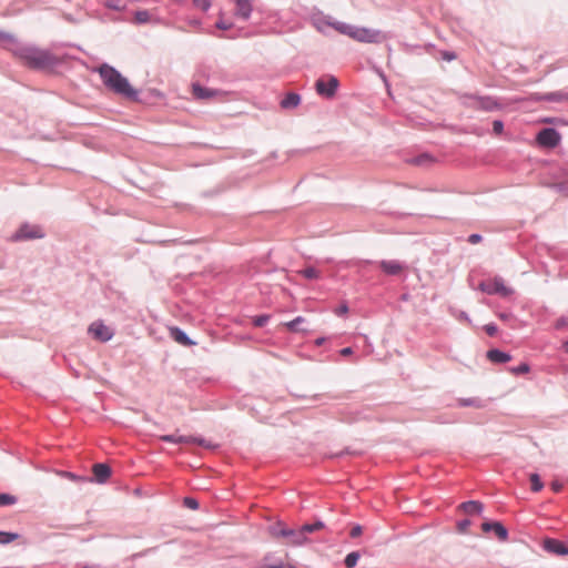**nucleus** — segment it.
I'll list each match as a JSON object with an SVG mask.
<instances>
[{"mask_svg":"<svg viewBox=\"0 0 568 568\" xmlns=\"http://www.w3.org/2000/svg\"><path fill=\"white\" fill-rule=\"evenodd\" d=\"M498 317L503 321H508L510 318V315L509 314H505V313H500L498 315Z\"/></svg>","mask_w":568,"mask_h":568,"instance_id":"45","label":"nucleus"},{"mask_svg":"<svg viewBox=\"0 0 568 568\" xmlns=\"http://www.w3.org/2000/svg\"><path fill=\"white\" fill-rule=\"evenodd\" d=\"M347 312H348V307H347V305H342V306L336 311V313H337L338 315L346 314Z\"/></svg>","mask_w":568,"mask_h":568,"instance_id":"43","label":"nucleus"},{"mask_svg":"<svg viewBox=\"0 0 568 568\" xmlns=\"http://www.w3.org/2000/svg\"><path fill=\"white\" fill-rule=\"evenodd\" d=\"M379 267L388 275H398L404 271V265L395 260L382 261Z\"/></svg>","mask_w":568,"mask_h":568,"instance_id":"14","label":"nucleus"},{"mask_svg":"<svg viewBox=\"0 0 568 568\" xmlns=\"http://www.w3.org/2000/svg\"><path fill=\"white\" fill-rule=\"evenodd\" d=\"M161 439L163 442H169V443H174V444H191V443H194V444H197L200 446L209 447V445L206 444V442L204 439L196 438V437H193V436L164 435V436H161Z\"/></svg>","mask_w":568,"mask_h":568,"instance_id":"10","label":"nucleus"},{"mask_svg":"<svg viewBox=\"0 0 568 568\" xmlns=\"http://www.w3.org/2000/svg\"><path fill=\"white\" fill-rule=\"evenodd\" d=\"M89 334L92 335L94 339L100 342H108L112 338L113 332L101 321L93 322L88 329Z\"/></svg>","mask_w":568,"mask_h":568,"instance_id":"7","label":"nucleus"},{"mask_svg":"<svg viewBox=\"0 0 568 568\" xmlns=\"http://www.w3.org/2000/svg\"><path fill=\"white\" fill-rule=\"evenodd\" d=\"M196 8L206 11L211 7V0H193Z\"/></svg>","mask_w":568,"mask_h":568,"instance_id":"31","label":"nucleus"},{"mask_svg":"<svg viewBox=\"0 0 568 568\" xmlns=\"http://www.w3.org/2000/svg\"><path fill=\"white\" fill-rule=\"evenodd\" d=\"M531 490L539 491L542 488V483L537 474L530 475Z\"/></svg>","mask_w":568,"mask_h":568,"instance_id":"25","label":"nucleus"},{"mask_svg":"<svg viewBox=\"0 0 568 568\" xmlns=\"http://www.w3.org/2000/svg\"><path fill=\"white\" fill-rule=\"evenodd\" d=\"M462 404L465 406H468V405H474V402L473 400H463Z\"/></svg>","mask_w":568,"mask_h":568,"instance_id":"47","label":"nucleus"},{"mask_svg":"<svg viewBox=\"0 0 568 568\" xmlns=\"http://www.w3.org/2000/svg\"><path fill=\"white\" fill-rule=\"evenodd\" d=\"M470 520L465 519L457 524V529L460 534H466L468 531V528L470 526Z\"/></svg>","mask_w":568,"mask_h":568,"instance_id":"34","label":"nucleus"},{"mask_svg":"<svg viewBox=\"0 0 568 568\" xmlns=\"http://www.w3.org/2000/svg\"><path fill=\"white\" fill-rule=\"evenodd\" d=\"M359 559V554L357 551H353V552H349L346 557H345V566L347 568H353L356 566L357 561Z\"/></svg>","mask_w":568,"mask_h":568,"instance_id":"22","label":"nucleus"},{"mask_svg":"<svg viewBox=\"0 0 568 568\" xmlns=\"http://www.w3.org/2000/svg\"><path fill=\"white\" fill-rule=\"evenodd\" d=\"M565 325H566V322H565V320H564V318L558 320V321H557V323H556V327H557V328H560V327H562V326H565Z\"/></svg>","mask_w":568,"mask_h":568,"instance_id":"46","label":"nucleus"},{"mask_svg":"<svg viewBox=\"0 0 568 568\" xmlns=\"http://www.w3.org/2000/svg\"><path fill=\"white\" fill-rule=\"evenodd\" d=\"M135 22L145 23L150 20V14L146 10L138 11L134 17Z\"/></svg>","mask_w":568,"mask_h":568,"instance_id":"28","label":"nucleus"},{"mask_svg":"<svg viewBox=\"0 0 568 568\" xmlns=\"http://www.w3.org/2000/svg\"><path fill=\"white\" fill-rule=\"evenodd\" d=\"M18 538L17 534L0 531V544H9Z\"/></svg>","mask_w":568,"mask_h":568,"instance_id":"26","label":"nucleus"},{"mask_svg":"<svg viewBox=\"0 0 568 568\" xmlns=\"http://www.w3.org/2000/svg\"><path fill=\"white\" fill-rule=\"evenodd\" d=\"M484 329L485 332L489 335V336H495L498 332V328L495 324L490 323V324H486L484 326Z\"/></svg>","mask_w":568,"mask_h":568,"instance_id":"36","label":"nucleus"},{"mask_svg":"<svg viewBox=\"0 0 568 568\" xmlns=\"http://www.w3.org/2000/svg\"><path fill=\"white\" fill-rule=\"evenodd\" d=\"M235 4L234 14L243 20H247L252 12V0H233Z\"/></svg>","mask_w":568,"mask_h":568,"instance_id":"12","label":"nucleus"},{"mask_svg":"<svg viewBox=\"0 0 568 568\" xmlns=\"http://www.w3.org/2000/svg\"><path fill=\"white\" fill-rule=\"evenodd\" d=\"M545 549L556 555H568V548L556 539H546Z\"/></svg>","mask_w":568,"mask_h":568,"instance_id":"16","label":"nucleus"},{"mask_svg":"<svg viewBox=\"0 0 568 568\" xmlns=\"http://www.w3.org/2000/svg\"><path fill=\"white\" fill-rule=\"evenodd\" d=\"M551 489H552L555 493H559V491H561V489H562V484H561V483H559V481H557V480H554V481L551 483Z\"/></svg>","mask_w":568,"mask_h":568,"instance_id":"39","label":"nucleus"},{"mask_svg":"<svg viewBox=\"0 0 568 568\" xmlns=\"http://www.w3.org/2000/svg\"><path fill=\"white\" fill-rule=\"evenodd\" d=\"M459 507L468 515L479 514L483 510V505L475 500L463 503Z\"/></svg>","mask_w":568,"mask_h":568,"instance_id":"18","label":"nucleus"},{"mask_svg":"<svg viewBox=\"0 0 568 568\" xmlns=\"http://www.w3.org/2000/svg\"><path fill=\"white\" fill-rule=\"evenodd\" d=\"M504 124L500 121H494L493 123V130L496 134H500L503 131Z\"/></svg>","mask_w":568,"mask_h":568,"instance_id":"38","label":"nucleus"},{"mask_svg":"<svg viewBox=\"0 0 568 568\" xmlns=\"http://www.w3.org/2000/svg\"><path fill=\"white\" fill-rule=\"evenodd\" d=\"M98 72L103 84L113 93L129 100H138V90H135L118 70L104 63L98 68Z\"/></svg>","mask_w":568,"mask_h":568,"instance_id":"1","label":"nucleus"},{"mask_svg":"<svg viewBox=\"0 0 568 568\" xmlns=\"http://www.w3.org/2000/svg\"><path fill=\"white\" fill-rule=\"evenodd\" d=\"M304 277L308 280L318 278L320 272L314 267H307L300 272Z\"/></svg>","mask_w":568,"mask_h":568,"instance_id":"24","label":"nucleus"},{"mask_svg":"<svg viewBox=\"0 0 568 568\" xmlns=\"http://www.w3.org/2000/svg\"><path fill=\"white\" fill-rule=\"evenodd\" d=\"M43 237L42 230L38 225L23 224L11 236V241L19 242L24 240H33Z\"/></svg>","mask_w":568,"mask_h":568,"instance_id":"6","label":"nucleus"},{"mask_svg":"<svg viewBox=\"0 0 568 568\" xmlns=\"http://www.w3.org/2000/svg\"><path fill=\"white\" fill-rule=\"evenodd\" d=\"M362 531H363V528L357 525L351 529L349 535L352 538H356L362 535Z\"/></svg>","mask_w":568,"mask_h":568,"instance_id":"37","label":"nucleus"},{"mask_svg":"<svg viewBox=\"0 0 568 568\" xmlns=\"http://www.w3.org/2000/svg\"><path fill=\"white\" fill-rule=\"evenodd\" d=\"M564 349L568 353V339L564 343Z\"/></svg>","mask_w":568,"mask_h":568,"instance_id":"49","label":"nucleus"},{"mask_svg":"<svg viewBox=\"0 0 568 568\" xmlns=\"http://www.w3.org/2000/svg\"><path fill=\"white\" fill-rule=\"evenodd\" d=\"M92 471L98 483H105L111 475V469L106 464L93 465Z\"/></svg>","mask_w":568,"mask_h":568,"instance_id":"15","label":"nucleus"},{"mask_svg":"<svg viewBox=\"0 0 568 568\" xmlns=\"http://www.w3.org/2000/svg\"><path fill=\"white\" fill-rule=\"evenodd\" d=\"M7 39V34L0 31V40Z\"/></svg>","mask_w":568,"mask_h":568,"instance_id":"48","label":"nucleus"},{"mask_svg":"<svg viewBox=\"0 0 568 568\" xmlns=\"http://www.w3.org/2000/svg\"><path fill=\"white\" fill-rule=\"evenodd\" d=\"M432 162V159L427 154H422L410 161L415 165H426Z\"/></svg>","mask_w":568,"mask_h":568,"instance_id":"27","label":"nucleus"},{"mask_svg":"<svg viewBox=\"0 0 568 568\" xmlns=\"http://www.w3.org/2000/svg\"><path fill=\"white\" fill-rule=\"evenodd\" d=\"M282 529H286L281 523H277L271 527V534L272 536L278 538L282 537Z\"/></svg>","mask_w":568,"mask_h":568,"instance_id":"32","label":"nucleus"},{"mask_svg":"<svg viewBox=\"0 0 568 568\" xmlns=\"http://www.w3.org/2000/svg\"><path fill=\"white\" fill-rule=\"evenodd\" d=\"M323 341H324L323 338H320V339L316 341V344L321 345L323 343Z\"/></svg>","mask_w":568,"mask_h":568,"instance_id":"50","label":"nucleus"},{"mask_svg":"<svg viewBox=\"0 0 568 568\" xmlns=\"http://www.w3.org/2000/svg\"><path fill=\"white\" fill-rule=\"evenodd\" d=\"M192 93L197 100H211L217 95H220L219 90H213L209 88L201 87L197 83L192 84Z\"/></svg>","mask_w":568,"mask_h":568,"instance_id":"11","label":"nucleus"},{"mask_svg":"<svg viewBox=\"0 0 568 568\" xmlns=\"http://www.w3.org/2000/svg\"><path fill=\"white\" fill-rule=\"evenodd\" d=\"M67 476L70 477V478L73 477V475L71 473H68Z\"/></svg>","mask_w":568,"mask_h":568,"instance_id":"51","label":"nucleus"},{"mask_svg":"<svg viewBox=\"0 0 568 568\" xmlns=\"http://www.w3.org/2000/svg\"><path fill=\"white\" fill-rule=\"evenodd\" d=\"M353 353L351 347H345L341 351V355L343 356H349Z\"/></svg>","mask_w":568,"mask_h":568,"instance_id":"44","label":"nucleus"},{"mask_svg":"<svg viewBox=\"0 0 568 568\" xmlns=\"http://www.w3.org/2000/svg\"><path fill=\"white\" fill-rule=\"evenodd\" d=\"M282 537L286 538V544L291 546H301L307 541L306 531H304V526L300 529H282Z\"/></svg>","mask_w":568,"mask_h":568,"instance_id":"8","label":"nucleus"},{"mask_svg":"<svg viewBox=\"0 0 568 568\" xmlns=\"http://www.w3.org/2000/svg\"><path fill=\"white\" fill-rule=\"evenodd\" d=\"M469 243L477 244L481 241V236L479 234H471L468 239Z\"/></svg>","mask_w":568,"mask_h":568,"instance_id":"40","label":"nucleus"},{"mask_svg":"<svg viewBox=\"0 0 568 568\" xmlns=\"http://www.w3.org/2000/svg\"><path fill=\"white\" fill-rule=\"evenodd\" d=\"M268 320H270L268 315L257 316V317L254 318V325L256 327H262V326H264L267 323Z\"/></svg>","mask_w":568,"mask_h":568,"instance_id":"35","label":"nucleus"},{"mask_svg":"<svg viewBox=\"0 0 568 568\" xmlns=\"http://www.w3.org/2000/svg\"><path fill=\"white\" fill-rule=\"evenodd\" d=\"M487 358L493 363H507L511 359V356L499 349H489L487 352Z\"/></svg>","mask_w":568,"mask_h":568,"instance_id":"17","label":"nucleus"},{"mask_svg":"<svg viewBox=\"0 0 568 568\" xmlns=\"http://www.w3.org/2000/svg\"><path fill=\"white\" fill-rule=\"evenodd\" d=\"M530 371V367L527 363H523L520 364L519 366L517 367H513L510 368V373L511 374H515V375H518V374H526Z\"/></svg>","mask_w":568,"mask_h":568,"instance_id":"29","label":"nucleus"},{"mask_svg":"<svg viewBox=\"0 0 568 568\" xmlns=\"http://www.w3.org/2000/svg\"><path fill=\"white\" fill-rule=\"evenodd\" d=\"M216 27H217L219 29L227 30V29H230V27H231V26H230V24H226L225 22H223V21H221V20H220V21H217V22H216Z\"/></svg>","mask_w":568,"mask_h":568,"instance_id":"42","label":"nucleus"},{"mask_svg":"<svg viewBox=\"0 0 568 568\" xmlns=\"http://www.w3.org/2000/svg\"><path fill=\"white\" fill-rule=\"evenodd\" d=\"M559 133L555 129L550 128L542 129L537 135L538 143L547 148L556 146L559 143Z\"/></svg>","mask_w":568,"mask_h":568,"instance_id":"9","label":"nucleus"},{"mask_svg":"<svg viewBox=\"0 0 568 568\" xmlns=\"http://www.w3.org/2000/svg\"><path fill=\"white\" fill-rule=\"evenodd\" d=\"M338 85L339 82L336 77L324 75L316 81L315 90L317 94L329 99L335 95Z\"/></svg>","mask_w":568,"mask_h":568,"instance_id":"5","label":"nucleus"},{"mask_svg":"<svg viewBox=\"0 0 568 568\" xmlns=\"http://www.w3.org/2000/svg\"><path fill=\"white\" fill-rule=\"evenodd\" d=\"M305 323V318L302 317V316H297L296 318H294L293 321L291 322H286L283 324V326L290 331V332H294V333H297V332H306L305 328L301 327V325Z\"/></svg>","mask_w":568,"mask_h":568,"instance_id":"20","label":"nucleus"},{"mask_svg":"<svg viewBox=\"0 0 568 568\" xmlns=\"http://www.w3.org/2000/svg\"><path fill=\"white\" fill-rule=\"evenodd\" d=\"M481 529L486 532L493 530L499 540L506 541L508 538L507 529L498 521L495 523H484L481 525Z\"/></svg>","mask_w":568,"mask_h":568,"instance_id":"13","label":"nucleus"},{"mask_svg":"<svg viewBox=\"0 0 568 568\" xmlns=\"http://www.w3.org/2000/svg\"><path fill=\"white\" fill-rule=\"evenodd\" d=\"M260 568H293L291 565H272V566H263Z\"/></svg>","mask_w":568,"mask_h":568,"instance_id":"41","label":"nucleus"},{"mask_svg":"<svg viewBox=\"0 0 568 568\" xmlns=\"http://www.w3.org/2000/svg\"><path fill=\"white\" fill-rule=\"evenodd\" d=\"M183 503L190 509L196 510L199 508V503L194 498L185 497Z\"/></svg>","mask_w":568,"mask_h":568,"instance_id":"33","label":"nucleus"},{"mask_svg":"<svg viewBox=\"0 0 568 568\" xmlns=\"http://www.w3.org/2000/svg\"><path fill=\"white\" fill-rule=\"evenodd\" d=\"M331 26L339 33L348 36L349 38L366 43H378L384 40L382 33L377 30L368 28L354 27L344 22H333Z\"/></svg>","mask_w":568,"mask_h":568,"instance_id":"3","label":"nucleus"},{"mask_svg":"<svg viewBox=\"0 0 568 568\" xmlns=\"http://www.w3.org/2000/svg\"><path fill=\"white\" fill-rule=\"evenodd\" d=\"M301 102V97L296 93H288L282 101L281 106L284 109L296 108Z\"/></svg>","mask_w":568,"mask_h":568,"instance_id":"19","label":"nucleus"},{"mask_svg":"<svg viewBox=\"0 0 568 568\" xmlns=\"http://www.w3.org/2000/svg\"><path fill=\"white\" fill-rule=\"evenodd\" d=\"M20 57L26 64L34 69H50L60 62L59 58L50 51L38 48H24Z\"/></svg>","mask_w":568,"mask_h":568,"instance_id":"2","label":"nucleus"},{"mask_svg":"<svg viewBox=\"0 0 568 568\" xmlns=\"http://www.w3.org/2000/svg\"><path fill=\"white\" fill-rule=\"evenodd\" d=\"M323 527H324V524L322 521H317L312 525H304V531H306L307 534H311V532L321 530Z\"/></svg>","mask_w":568,"mask_h":568,"instance_id":"30","label":"nucleus"},{"mask_svg":"<svg viewBox=\"0 0 568 568\" xmlns=\"http://www.w3.org/2000/svg\"><path fill=\"white\" fill-rule=\"evenodd\" d=\"M171 336L180 344L182 345H191V341L187 338L184 332H182L180 328L174 327L171 329Z\"/></svg>","mask_w":568,"mask_h":568,"instance_id":"21","label":"nucleus"},{"mask_svg":"<svg viewBox=\"0 0 568 568\" xmlns=\"http://www.w3.org/2000/svg\"><path fill=\"white\" fill-rule=\"evenodd\" d=\"M479 290L487 294H498L503 297H507L514 293V290L506 286L505 282L500 277H495L489 281H484L479 284Z\"/></svg>","mask_w":568,"mask_h":568,"instance_id":"4","label":"nucleus"},{"mask_svg":"<svg viewBox=\"0 0 568 568\" xmlns=\"http://www.w3.org/2000/svg\"><path fill=\"white\" fill-rule=\"evenodd\" d=\"M17 501V497L9 494H0V507L13 505Z\"/></svg>","mask_w":568,"mask_h":568,"instance_id":"23","label":"nucleus"}]
</instances>
